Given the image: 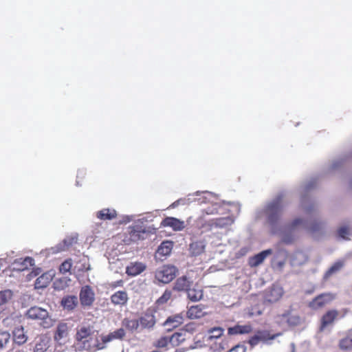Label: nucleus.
<instances>
[{
    "instance_id": "nucleus-11",
    "label": "nucleus",
    "mask_w": 352,
    "mask_h": 352,
    "mask_svg": "<svg viewBox=\"0 0 352 352\" xmlns=\"http://www.w3.org/2000/svg\"><path fill=\"white\" fill-rule=\"evenodd\" d=\"M125 335L126 333L123 328L118 329L114 331L109 333L107 336H103L102 337V343H99L98 340L96 339V343L95 344V345L97 349H103L106 347V343L109 342L113 340H122L124 338Z\"/></svg>"
},
{
    "instance_id": "nucleus-57",
    "label": "nucleus",
    "mask_w": 352,
    "mask_h": 352,
    "mask_svg": "<svg viewBox=\"0 0 352 352\" xmlns=\"http://www.w3.org/2000/svg\"><path fill=\"white\" fill-rule=\"evenodd\" d=\"M59 282L60 283H64L65 285H67V280H65V278H60V279H59Z\"/></svg>"
},
{
    "instance_id": "nucleus-5",
    "label": "nucleus",
    "mask_w": 352,
    "mask_h": 352,
    "mask_svg": "<svg viewBox=\"0 0 352 352\" xmlns=\"http://www.w3.org/2000/svg\"><path fill=\"white\" fill-rule=\"evenodd\" d=\"M156 229L153 225H148L141 217L129 227L128 234L131 241L136 242L145 239L148 234H155Z\"/></svg>"
},
{
    "instance_id": "nucleus-20",
    "label": "nucleus",
    "mask_w": 352,
    "mask_h": 352,
    "mask_svg": "<svg viewBox=\"0 0 352 352\" xmlns=\"http://www.w3.org/2000/svg\"><path fill=\"white\" fill-rule=\"evenodd\" d=\"M139 321L143 329L153 328L156 322L155 316L151 312H146L139 318Z\"/></svg>"
},
{
    "instance_id": "nucleus-17",
    "label": "nucleus",
    "mask_w": 352,
    "mask_h": 352,
    "mask_svg": "<svg viewBox=\"0 0 352 352\" xmlns=\"http://www.w3.org/2000/svg\"><path fill=\"white\" fill-rule=\"evenodd\" d=\"M272 249L263 250L253 256L249 258L248 264L251 267H256L260 265L264 260L272 254Z\"/></svg>"
},
{
    "instance_id": "nucleus-51",
    "label": "nucleus",
    "mask_w": 352,
    "mask_h": 352,
    "mask_svg": "<svg viewBox=\"0 0 352 352\" xmlns=\"http://www.w3.org/2000/svg\"><path fill=\"white\" fill-rule=\"evenodd\" d=\"M9 352H28V349L26 346L18 347V348L14 347Z\"/></svg>"
},
{
    "instance_id": "nucleus-39",
    "label": "nucleus",
    "mask_w": 352,
    "mask_h": 352,
    "mask_svg": "<svg viewBox=\"0 0 352 352\" xmlns=\"http://www.w3.org/2000/svg\"><path fill=\"white\" fill-rule=\"evenodd\" d=\"M187 295L188 298L192 302H197L203 297V291L200 289H188Z\"/></svg>"
},
{
    "instance_id": "nucleus-52",
    "label": "nucleus",
    "mask_w": 352,
    "mask_h": 352,
    "mask_svg": "<svg viewBox=\"0 0 352 352\" xmlns=\"http://www.w3.org/2000/svg\"><path fill=\"white\" fill-rule=\"evenodd\" d=\"M41 346V344H36L34 349V352H43V349L40 347Z\"/></svg>"
},
{
    "instance_id": "nucleus-49",
    "label": "nucleus",
    "mask_w": 352,
    "mask_h": 352,
    "mask_svg": "<svg viewBox=\"0 0 352 352\" xmlns=\"http://www.w3.org/2000/svg\"><path fill=\"white\" fill-rule=\"evenodd\" d=\"M142 218L144 219V221L146 222L148 225L149 223H151L153 221L155 217L154 214L151 212L146 213L145 214L141 215Z\"/></svg>"
},
{
    "instance_id": "nucleus-13",
    "label": "nucleus",
    "mask_w": 352,
    "mask_h": 352,
    "mask_svg": "<svg viewBox=\"0 0 352 352\" xmlns=\"http://www.w3.org/2000/svg\"><path fill=\"white\" fill-rule=\"evenodd\" d=\"M78 298L76 295H65L60 302L63 309L68 313L73 312L78 307Z\"/></svg>"
},
{
    "instance_id": "nucleus-12",
    "label": "nucleus",
    "mask_w": 352,
    "mask_h": 352,
    "mask_svg": "<svg viewBox=\"0 0 352 352\" xmlns=\"http://www.w3.org/2000/svg\"><path fill=\"white\" fill-rule=\"evenodd\" d=\"M79 300L82 307H91L95 300V294L89 285L82 286L79 294Z\"/></svg>"
},
{
    "instance_id": "nucleus-1",
    "label": "nucleus",
    "mask_w": 352,
    "mask_h": 352,
    "mask_svg": "<svg viewBox=\"0 0 352 352\" xmlns=\"http://www.w3.org/2000/svg\"><path fill=\"white\" fill-rule=\"evenodd\" d=\"M318 184L317 179L311 178L300 186V206L307 214L318 216V206L314 200L309 195V193L316 188ZM315 240H320L326 235V223L318 218L303 219L301 225Z\"/></svg>"
},
{
    "instance_id": "nucleus-27",
    "label": "nucleus",
    "mask_w": 352,
    "mask_h": 352,
    "mask_svg": "<svg viewBox=\"0 0 352 352\" xmlns=\"http://www.w3.org/2000/svg\"><path fill=\"white\" fill-rule=\"evenodd\" d=\"M190 286V282L187 276H182L176 280L173 289L177 292L187 291Z\"/></svg>"
},
{
    "instance_id": "nucleus-47",
    "label": "nucleus",
    "mask_w": 352,
    "mask_h": 352,
    "mask_svg": "<svg viewBox=\"0 0 352 352\" xmlns=\"http://www.w3.org/2000/svg\"><path fill=\"white\" fill-rule=\"evenodd\" d=\"M182 333H173L170 338H169V341L170 342L173 343V344L175 343V342H180L182 341H183L184 339V338H181L182 337Z\"/></svg>"
},
{
    "instance_id": "nucleus-30",
    "label": "nucleus",
    "mask_w": 352,
    "mask_h": 352,
    "mask_svg": "<svg viewBox=\"0 0 352 352\" xmlns=\"http://www.w3.org/2000/svg\"><path fill=\"white\" fill-rule=\"evenodd\" d=\"M352 159V151L349 154H345L333 161L331 166L328 168V172L331 173L338 170L347 160Z\"/></svg>"
},
{
    "instance_id": "nucleus-8",
    "label": "nucleus",
    "mask_w": 352,
    "mask_h": 352,
    "mask_svg": "<svg viewBox=\"0 0 352 352\" xmlns=\"http://www.w3.org/2000/svg\"><path fill=\"white\" fill-rule=\"evenodd\" d=\"M177 272V268L174 265H164L156 272L155 278L160 282L168 283L175 278Z\"/></svg>"
},
{
    "instance_id": "nucleus-33",
    "label": "nucleus",
    "mask_w": 352,
    "mask_h": 352,
    "mask_svg": "<svg viewBox=\"0 0 352 352\" xmlns=\"http://www.w3.org/2000/svg\"><path fill=\"white\" fill-rule=\"evenodd\" d=\"M234 221L230 217L218 218L212 221V228H223L229 226L233 223Z\"/></svg>"
},
{
    "instance_id": "nucleus-21",
    "label": "nucleus",
    "mask_w": 352,
    "mask_h": 352,
    "mask_svg": "<svg viewBox=\"0 0 352 352\" xmlns=\"http://www.w3.org/2000/svg\"><path fill=\"white\" fill-rule=\"evenodd\" d=\"M146 269V265L142 263H131L126 268L128 276H135L141 274Z\"/></svg>"
},
{
    "instance_id": "nucleus-42",
    "label": "nucleus",
    "mask_w": 352,
    "mask_h": 352,
    "mask_svg": "<svg viewBox=\"0 0 352 352\" xmlns=\"http://www.w3.org/2000/svg\"><path fill=\"white\" fill-rule=\"evenodd\" d=\"M223 331L224 329L219 327L210 329L208 330V333L210 335L208 336V340L212 341L214 339L220 338L222 336Z\"/></svg>"
},
{
    "instance_id": "nucleus-19",
    "label": "nucleus",
    "mask_w": 352,
    "mask_h": 352,
    "mask_svg": "<svg viewBox=\"0 0 352 352\" xmlns=\"http://www.w3.org/2000/svg\"><path fill=\"white\" fill-rule=\"evenodd\" d=\"M184 322V317L182 314H175L169 316L163 323L164 327L170 326L171 328H168L167 331H170L173 329H175L182 324Z\"/></svg>"
},
{
    "instance_id": "nucleus-23",
    "label": "nucleus",
    "mask_w": 352,
    "mask_h": 352,
    "mask_svg": "<svg viewBox=\"0 0 352 352\" xmlns=\"http://www.w3.org/2000/svg\"><path fill=\"white\" fill-rule=\"evenodd\" d=\"M252 331V327L251 325L245 324V325H240L236 324L234 327H230L228 329V333L230 336L232 335H242V334H248L251 333Z\"/></svg>"
},
{
    "instance_id": "nucleus-3",
    "label": "nucleus",
    "mask_w": 352,
    "mask_h": 352,
    "mask_svg": "<svg viewBox=\"0 0 352 352\" xmlns=\"http://www.w3.org/2000/svg\"><path fill=\"white\" fill-rule=\"evenodd\" d=\"M283 192L278 193L272 200L266 202L261 211L272 234H276L278 231L279 221L283 210Z\"/></svg>"
},
{
    "instance_id": "nucleus-28",
    "label": "nucleus",
    "mask_w": 352,
    "mask_h": 352,
    "mask_svg": "<svg viewBox=\"0 0 352 352\" xmlns=\"http://www.w3.org/2000/svg\"><path fill=\"white\" fill-rule=\"evenodd\" d=\"M117 216V212L113 208H103L96 212L98 219L103 221L112 220Z\"/></svg>"
},
{
    "instance_id": "nucleus-37",
    "label": "nucleus",
    "mask_w": 352,
    "mask_h": 352,
    "mask_svg": "<svg viewBox=\"0 0 352 352\" xmlns=\"http://www.w3.org/2000/svg\"><path fill=\"white\" fill-rule=\"evenodd\" d=\"M282 294L281 288L274 287L266 294V298L269 302H276L282 296Z\"/></svg>"
},
{
    "instance_id": "nucleus-38",
    "label": "nucleus",
    "mask_w": 352,
    "mask_h": 352,
    "mask_svg": "<svg viewBox=\"0 0 352 352\" xmlns=\"http://www.w3.org/2000/svg\"><path fill=\"white\" fill-rule=\"evenodd\" d=\"M67 324L66 323L61 322L58 324L54 334V340H60L63 338L66 337L67 334Z\"/></svg>"
},
{
    "instance_id": "nucleus-36",
    "label": "nucleus",
    "mask_w": 352,
    "mask_h": 352,
    "mask_svg": "<svg viewBox=\"0 0 352 352\" xmlns=\"http://www.w3.org/2000/svg\"><path fill=\"white\" fill-rule=\"evenodd\" d=\"M122 325L124 326L129 331L133 333L138 331L140 326L139 319H129L124 318L122 322Z\"/></svg>"
},
{
    "instance_id": "nucleus-29",
    "label": "nucleus",
    "mask_w": 352,
    "mask_h": 352,
    "mask_svg": "<svg viewBox=\"0 0 352 352\" xmlns=\"http://www.w3.org/2000/svg\"><path fill=\"white\" fill-rule=\"evenodd\" d=\"M12 333L14 342L19 346L24 344L28 340V337L24 333V328L22 326L16 327Z\"/></svg>"
},
{
    "instance_id": "nucleus-18",
    "label": "nucleus",
    "mask_w": 352,
    "mask_h": 352,
    "mask_svg": "<svg viewBox=\"0 0 352 352\" xmlns=\"http://www.w3.org/2000/svg\"><path fill=\"white\" fill-rule=\"evenodd\" d=\"M162 225L163 226H167L172 228L174 230L179 231L184 228V222L182 221H180L179 219L172 217H166L162 222Z\"/></svg>"
},
{
    "instance_id": "nucleus-34",
    "label": "nucleus",
    "mask_w": 352,
    "mask_h": 352,
    "mask_svg": "<svg viewBox=\"0 0 352 352\" xmlns=\"http://www.w3.org/2000/svg\"><path fill=\"white\" fill-rule=\"evenodd\" d=\"M173 248V243L170 241H163L157 250V253L161 256H168Z\"/></svg>"
},
{
    "instance_id": "nucleus-56",
    "label": "nucleus",
    "mask_w": 352,
    "mask_h": 352,
    "mask_svg": "<svg viewBox=\"0 0 352 352\" xmlns=\"http://www.w3.org/2000/svg\"><path fill=\"white\" fill-rule=\"evenodd\" d=\"M285 263L283 261H278V265L279 267H282L284 265Z\"/></svg>"
},
{
    "instance_id": "nucleus-44",
    "label": "nucleus",
    "mask_w": 352,
    "mask_h": 352,
    "mask_svg": "<svg viewBox=\"0 0 352 352\" xmlns=\"http://www.w3.org/2000/svg\"><path fill=\"white\" fill-rule=\"evenodd\" d=\"M72 263L71 262V260H66L60 264L59 267V270L61 273L65 274L69 272V270L72 268Z\"/></svg>"
},
{
    "instance_id": "nucleus-14",
    "label": "nucleus",
    "mask_w": 352,
    "mask_h": 352,
    "mask_svg": "<svg viewBox=\"0 0 352 352\" xmlns=\"http://www.w3.org/2000/svg\"><path fill=\"white\" fill-rule=\"evenodd\" d=\"M206 242L204 239H192L188 245V252L190 256H198L205 251Z\"/></svg>"
},
{
    "instance_id": "nucleus-2",
    "label": "nucleus",
    "mask_w": 352,
    "mask_h": 352,
    "mask_svg": "<svg viewBox=\"0 0 352 352\" xmlns=\"http://www.w3.org/2000/svg\"><path fill=\"white\" fill-rule=\"evenodd\" d=\"M217 200V195L209 191H197L195 194H189L188 198L179 199L171 205V207L175 208L177 206L182 204H189L192 201H197L199 204H211V206L208 207L205 209L206 214H214L223 213V204H230V202L222 201L219 203L216 201Z\"/></svg>"
},
{
    "instance_id": "nucleus-25",
    "label": "nucleus",
    "mask_w": 352,
    "mask_h": 352,
    "mask_svg": "<svg viewBox=\"0 0 352 352\" xmlns=\"http://www.w3.org/2000/svg\"><path fill=\"white\" fill-rule=\"evenodd\" d=\"M307 260L306 254L301 250H297L292 254L290 263L292 266H300L303 265Z\"/></svg>"
},
{
    "instance_id": "nucleus-55",
    "label": "nucleus",
    "mask_w": 352,
    "mask_h": 352,
    "mask_svg": "<svg viewBox=\"0 0 352 352\" xmlns=\"http://www.w3.org/2000/svg\"><path fill=\"white\" fill-rule=\"evenodd\" d=\"M290 346H291V349H292L291 352H295V344L294 342H292Z\"/></svg>"
},
{
    "instance_id": "nucleus-59",
    "label": "nucleus",
    "mask_w": 352,
    "mask_h": 352,
    "mask_svg": "<svg viewBox=\"0 0 352 352\" xmlns=\"http://www.w3.org/2000/svg\"><path fill=\"white\" fill-rule=\"evenodd\" d=\"M349 186L351 188H352V179H351L349 181Z\"/></svg>"
},
{
    "instance_id": "nucleus-15",
    "label": "nucleus",
    "mask_w": 352,
    "mask_h": 352,
    "mask_svg": "<svg viewBox=\"0 0 352 352\" xmlns=\"http://www.w3.org/2000/svg\"><path fill=\"white\" fill-rule=\"evenodd\" d=\"M333 299V296L330 293L321 294L309 302V307L311 309H318L329 303Z\"/></svg>"
},
{
    "instance_id": "nucleus-40",
    "label": "nucleus",
    "mask_w": 352,
    "mask_h": 352,
    "mask_svg": "<svg viewBox=\"0 0 352 352\" xmlns=\"http://www.w3.org/2000/svg\"><path fill=\"white\" fill-rule=\"evenodd\" d=\"M339 347L342 351L352 350V333L347 335L340 340Z\"/></svg>"
},
{
    "instance_id": "nucleus-45",
    "label": "nucleus",
    "mask_w": 352,
    "mask_h": 352,
    "mask_svg": "<svg viewBox=\"0 0 352 352\" xmlns=\"http://www.w3.org/2000/svg\"><path fill=\"white\" fill-rule=\"evenodd\" d=\"M171 294H172V292L170 290H165V292H164V294L162 295L161 297H160L157 300V302L158 304H164V303H166L171 297Z\"/></svg>"
},
{
    "instance_id": "nucleus-24",
    "label": "nucleus",
    "mask_w": 352,
    "mask_h": 352,
    "mask_svg": "<svg viewBox=\"0 0 352 352\" xmlns=\"http://www.w3.org/2000/svg\"><path fill=\"white\" fill-rule=\"evenodd\" d=\"M129 300L128 294L125 291H118L111 296V301L116 305H124Z\"/></svg>"
},
{
    "instance_id": "nucleus-9",
    "label": "nucleus",
    "mask_w": 352,
    "mask_h": 352,
    "mask_svg": "<svg viewBox=\"0 0 352 352\" xmlns=\"http://www.w3.org/2000/svg\"><path fill=\"white\" fill-rule=\"evenodd\" d=\"M277 322L280 324L285 323L289 327H294L300 324V317L296 314H294L291 309H288L284 311L281 314H278L276 317Z\"/></svg>"
},
{
    "instance_id": "nucleus-60",
    "label": "nucleus",
    "mask_w": 352,
    "mask_h": 352,
    "mask_svg": "<svg viewBox=\"0 0 352 352\" xmlns=\"http://www.w3.org/2000/svg\"><path fill=\"white\" fill-rule=\"evenodd\" d=\"M76 186H80L79 182L78 180L76 181Z\"/></svg>"
},
{
    "instance_id": "nucleus-46",
    "label": "nucleus",
    "mask_w": 352,
    "mask_h": 352,
    "mask_svg": "<svg viewBox=\"0 0 352 352\" xmlns=\"http://www.w3.org/2000/svg\"><path fill=\"white\" fill-rule=\"evenodd\" d=\"M170 342L169 338L166 336L162 337L160 338L155 343V346L158 348H164L168 345V343Z\"/></svg>"
},
{
    "instance_id": "nucleus-7",
    "label": "nucleus",
    "mask_w": 352,
    "mask_h": 352,
    "mask_svg": "<svg viewBox=\"0 0 352 352\" xmlns=\"http://www.w3.org/2000/svg\"><path fill=\"white\" fill-rule=\"evenodd\" d=\"M91 329L89 327H82L77 331L76 334V339L78 342L77 344L79 350H90L91 345L90 342L92 340L91 338Z\"/></svg>"
},
{
    "instance_id": "nucleus-50",
    "label": "nucleus",
    "mask_w": 352,
    "mask_h": 352,
    "mask_svg": "<svg viewBox=\"0 0 352 352\" xmlns=\"http://www.w3.org/2000/svg\"><path fill=\"white\" fill-rule=\"evenodd\" d=\"M23 264L25 265V267H27L28 265L32 266L34 264V260L32 258L28 256L24 259Z\"/></svg>"
},
{
    "instance_id": "nucleus-32",
    "label": "nucleus",
    "mask_w": 352,
    "mask_h": 352,
    "mask_svg": "<svg viewBox=\"0 0 352 352\" xmlns=\"http://www.w3.org/2000/svg\"><path fill=\"white\" fill-rule=\"evenodd\" d=\"M14 292L10 289H6L0 291V309L8 304L13 298Z\"/></svg>"
},
{
    "instance_id": "nucleus-43",
    "label": "nucleus",
    "mask_w": 352,
    "mask_h": 352,
    "mask_svg": "<svg viewBox=\"0 0 352 352\" xmlns=\"http://www.w3.org/2000/svg\"><path fill=\"white\" fill-rule=\"evenodd\" d=\"M202 316V311L198 306H192L187 311V316L190 319L199 318Z\"/></svg>"
},
{
    "instance_id": "nucleus-58",
    "label": "nucleus",
    "mask_w": 352,
    "mask_h": 352,
    "mask_svg": "<svg viewBox=\"0 0 352 352\" xmlns=\"http://www.w3.org/2000/svg\"><path fill=\"white\" fill-rule=\"evenodd\" d=\"M56 283H54V285H56ZM55 289H60V287H59L58 286H55ZM61 289H63V286H61Z\"/></svg>"
},
{
    "instance_id": "nucleus-48",
    "label": "nucleus",
    "mask_w": 352,
    "mask_h": 352,
    "mask_svg": "<svg viewBox=\"0 0 352 352\" xmlns=\"http://www.w3.org/2000/svg\"><path fill=\"white\" fill-rule=\"evenodd\" d=\"M239 351H241V352H246L247 347L243 344H238L232 347L228 352H238Z\"/></svg>"
},
{
    "instance_id": "nucleus-41",
    "label": "nucleus",
    "mask_w": 352,
    "mask_h": 352,
    "mask_svg": "<svg viewBox=\"0 0 352 352\" xmlns=\"http://www.w3.org/2000/svg\"><path fill=\"white\" fill-rule=\"evenodd\" d=\"M11 336L8 331L0 332V352L7 348L10 342Z\"/></svg>"
},
{
    "instance_id": "nucleus-35",
    "label": "nucleus",
    "mask_w": 352,
    "mask_h": 352,
    "mask_svg": "<svg viewBox=\"0 0 352 352\" xmlns=\"http://www.w3.org/2000/svg\"><path fill=\"white\" fill-rule=\"evenodd\" d=\"M350 234L349 227L346 225H344L338 228L336 236L338 240L348 241L350 239Z\"/></svg>"
},
{
    "instance_id": "nucleus-22",
    "label": "nucleus",
    "mask_w": 352,
    "mask_h": 352,
    "mask_svg": "<svg viewBox=\"0 0 352 352\" xmlns=\"http://www.w3.org/2000/svg\"><path fill=\"white\" fill-rule=\"evenodd\" d=\"M52 279V275L50 272L43 273L38 276L34 283L35 289H43L48 286Z\"/></svg>"
},
{
    "instance_id": "nucleus-53",
    "label": "nucleus",
    "mask_w": 352,
    "mask_h": 352,
    "mask_svg": "<svg viewBox=\"0 0 352 352\" xmlns=\"http://www.w3.org/2000/svg\"><path fill=\"white\" fill-rule=\"evenodd\" d=\"M84 175H85V172H84V170H79L78 171V173H77V179H78V178H80V177H83Z\"/></svg>"
},
{
    "instance_id": "nucleus-31",
    "label": "nucleus",
    "mask_w": 352,
    "mask_h": 352,
    "mask_svg": "<svg viewBox=\"0 0 352 352\" xmlns=\"http://www.w3.org/2000/svg\"><path fill=\"white\" fill-rule=\"evenodd\" d=\"M338 315L336 310H329L323 315L321 319L320 330L322 331L326 327L331 324Z\"/></svg>"
},
{
    "instance_id": "nucleus-6",
    "label": "nucleus",
    "mask_w": 352,
    "mask_h": 352,
    "mask_svg": "<svg viewBox=\"0 0 352 352\" xmlns=\"http://www.w3.org/2000/svg\"><path fill=\"white\" fill-rule=\"evenodd\" d=\"M28 319L32 320H41L45 328H49L52 325V320L50 318L49 312L45 309L38 306L31 307L25 313Z\"/></svg>"
},
{
    "instance_id": "nucleus-4",
    "label": "nucleus",
    "mask_w": 352,
    "mask_h": 352,
    "mask_svg": "<svg viewBox=\"0 0 352 352\" xmlns=\"http://www.w3.org/2000/svg\"><path fill=\"white\" fill-rule=\"evenodd\" d=\"M303 223V219L297 217L283 226L278 225L276 235L280 236V242L286 245H292L298 238V234Z\"/></svg>"
},
{
    "instance_id": "nucleus-26",
    "label": "nucleus",
    "mask_w": 352,
    "mask_h": 352,
    "mask_svg": "<svg viewBox=\"0 0 352 352\" xmlns=\"http://www.w3.org/2000/svg\"><path fill=\"white\" fill-rule=\"evenodd\" d=\"M344 266V261L338 260L336 261L324 273L323 278L328 280L331 276L340 272Z\"/></svg>"
},
{
    "instance_id": "nucleus-16",
    "label": "nucleus",
    "mask_w": 352,
    "mask_h": 352,
    "mask_svg": "<svg viewBox=\"0 0 352 352\" xmlns=\"http://www.w3.org/2000/svg\"><path fill=\"white\" fill-rule=\"evenodd\" d=\"M78 238L77 236H71L69 238L65 239L61 243H58L54 247L51 248L50 249L46 250L47 251V254H57L62 251H65L69 247L72 246L73 244L77 243Z\"/></svg>"
},
{
    "instance_id": "nucleus-54",
    "label": "nucleus",
    "mask_w": 352,
    "mask_h": 352,
    "mask_svg": "<svg viewBox=\"0 0 352 352\" xmlns=\"http://www.w3.org/2000/svg\"><path fill=\"white\" fill-rule=\"evenodd\" d=\"M122 283H123L122 280H118V281L114 283L113 286H115V287H116V286H122Z\"/></svg>"
},
{
    "instance_id": "nucleus-10",
    "label": "nucleus",
    "mask_w": 352,
    "mask_h": 352,
    "mask_svg": "<svg viewBox=\"0 0 352 352\" xmlns=\"http://www.w3.org/2000/svg\"><path fill=\"white\" fill-rule=\"evenodd\" d=\"M280 335H282L281 333H277L271 335L270 332L266 330L258 331L253 336L250 337V338L248 340V343L250 344L252 348H254L260 342L268 344V341L273 340Z\"/></svg>"
}]
</instances>
